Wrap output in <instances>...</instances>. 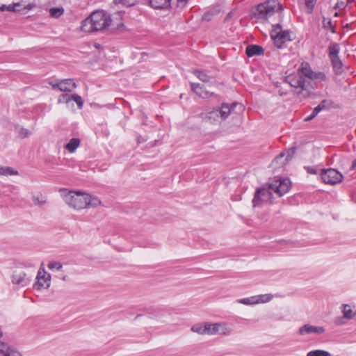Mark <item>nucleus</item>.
Wrapping results in <instances>:
<instances>
[{
  "mask_svg": "<svg viewBox=\"0 0 356 356\" xmlns=\"http://www.w3.org/2000/svg\"><path fill=\"white\" fill-rule=\"evenodd\" d=\"M231 15H232V12L229 13L227 16V18L226 19H227L228 18H229L231 17Z\"/></svg>",
  "mask_w": 356,
  "mask_h": 356,
  "instance_id": "obj_49",
  "label": "nucleus"
},
{
  "mask_svg": "<svg viewBox=\"0 0 356 356\" xmlns=\"http://www.w3.org/2000/svg\"><path fill=\"white\" fill-rule=\"evenodd\" d=\"M191 330L193 332L200 335H205L204 323H198L191 326Z\"/></svg>",
  "mask_w": 356,
  "mask_h": 356,
  "instance_id": "obj_27",
  "label": "nucleus"
},
{
  "mask_svg": "<svg viewBox=\"0 0 356 356\" xmlns=\"http://www.w3.org/2000/svg\"><path fill=\"white\" fill-rule=\"evenodd\" d=\"M122 15L121 13H115L111 17V26L109 28L111 29H117L123 26L122 22Z\"/></svg>",
  "mask_w": 356,
  "mask_h": 356,
  "instance_id": "obj_21",
  "label": "nucleus"
},
{
  "mask_svg": "<svg viewBox=\"0 0 356 356\" xmlns=\"http://www.w3.org/2000/svg\"><path fill=\"white\" fill-rule=\"evenodd\" d=\"M320 171L321 178L325 184L334 185L340 183L343 179L342 174L333 168L321 170Z\"/></svg>",
  "mask_w": 356,
  "mask_h": 356,
  "instance_id": "obj_10",
  "label": "nucleus"
},
{
  "mask_svg": "<svg viewBox=\"0 0 356 356\" xmlns=\"http://www.w3.org/2000/svg\"><path fill=\"white\" fill-rule=\"evenodd\" d=\"M299 3L301 5H305L307 9V12L309 13H312L314 5L316 2V0H298Z\"/></svg>",
  "mask_w": 356,
  "mask_h": 356,
  "instance_id": "obj_30",
  "label": "nucleus"
},
{
  "mask_svg": "<svg viewBox=\"0 0 356 356\" xmlns=\"http://www.w3.org/2000/svg\"><path fill=\"white\" fill-rule=\"evenodd\" d=\"M51 285V275L47 273L43 267H40L37 275L33 289L37 291L47 289Z\"/></svg>",
  "mask_w": 356,
  "mask_h": 356,
  "instance_id": "obj_9",
  "label": "nucleus"
},
{
  "mask_svg": "<svg viewBox=\"0 0 356 356\" xmlns=\"http://www.w3.org/2000/svg\"><path fill=\"white\" fill-rule=\"evenodd\" d=\"M348 6V3L343 1H338L335 6V9L342 10L344 9Z\"/></svg>",
  "mask_w": 356,
  "mask_h": 356,
  "instance_id": "obj_39",
  "label": "nucleus"
},
{
  "mask_svg": "<svg viewBox=\"0 0 356 356\" xmlns=\"http://www.w3.org/2000/svg\"><path fill=\"white\" fill-rule=\"evenodd\" d=\"M307 172L316 175L318 173V171L317 169L313 168V167H307L306 168Z\"/></svg>",
  "mask_w": 356,
  "mask_h": 356,
  "instance_id": "obj_41",
  "label": "nucleus"
},
{
  "mask_svg": "<svg viewBox=\"0 0 356 356\" xmlns=\"http://www.w3.org/2000/svg\"><path fill=\"white\" fill-rule=\"evenodd\" d=\"M343 318L350 321L356 316V305L354 303L343 304L341 306Z\"/></svg>",
  "mask_w": 356,
  "mask_h": 356,
  "instance_id": "obj_15",
  "label": "nucleus"
},
{
  "mask_svg": "<svg viewBox=\"0 0 356 356\" xmlns=\"http://www.w3.org/2000/svg\"><path fill=\"white\" fill-rule=\"evenodd\" d=\"M215 323H204L205 335H215Z\"/></svg>",
  "mask_w": 356,
  "mask_h": 356,
  "instance_id": "obj_32",
  "label": "nucleus"
},
{
  "mask_svg": "<svg viewBox=\"0 0 356 356\" xmlns=\"http://www.w3.org/2000/svg\"><path fill=\"white\" fill-rule=\"evenodd\" d=\"M80 145V140L77 138H72L68 143L65 145L66 149H67L70 152L73 153L75 152L76 148Z\"/></svg>",
  "mask_w": 356,
  "mask_h": 356,
  "instance_id": "obj_25",
  "label": "nucleus"
},
{
  "mask_svg": "<svg viewBox=\"0 0 356 356\" xmlns=\"http://www.w3.org/2000/svg\"><path fill=\"white\" fill-rule=\"evenodd\" d=\"M49 83L53 89H58L63 92H72L76 87L74 81L70 79L51 81Z\"/></svg>",
  "mask_w": 356,
  "mask_h": 356,
  "instance_id": "obj_11",
  "label": "nucleus"
},
{
  "mask_svg": "<svg viewBox=\"0 0 356 356\" xmlns=\"http://www.w3.org/2000/svg\"><path fill=\"white\" fill-rule=\"evenodd\" d=\"M26 267H33L34 265L33 264H29V265L27 266H25Z\"/></svg>",
  "mask_w": 356,
  "mask_h": 356,
  "instance_id": "obj_50",
  "label": "nucleus"
},
{
  "mask_svg": "<svg viewBox=\"0 0 356 356\" xmlns=\"http://www.w3.org/2000/svg\"><path fill=\"white\" fill-rule=\"evenodd\" d=\"M63 8H53L49 10L51 16L58 18L61 16L63 13Z\"/></svg>",
  "mask_w": 356,
  "mask_h": 356,
  "instance_id": "obj_35",
  "label": "nucleus"
},
{
  "mask_svg": "<svg viewBox=\"0 0 356 356\" xmlns=\"http://www.w3.org/2000/svg\"><path fill=\"white\" fill-rule=\"evenodd\" d=\"M352 2H353V0H348V2L346 3H348V5L349 3H350Z\"/></svg>",
  "mask_w": 356,
  "mask_h": 356,
  "instance_id": "obj_51",
  "label": "nucleus"
},
{
  "mask_svg": "<svg viewBox=\"0 0 356 356\" xmlns=\"http://www.w3.org/2000/svg\"><path fill=\"white\" fill-rule=\"evenodd\" d=\"M194 74L202 82L208 83L213 79L211 76L208 75L203 71L195 70Z\"/></svg>",
  "mask_w": 356,
  "mask_h": 356,
  "instance_id": "obj_26",
  "label": "nucleus"
},
{
  "mask_svg": "<svg viewBox=\"0 0 356 356\" xmlns=\"http://www.w3.org/2000/svg\"><path fill=\"white\" fill-rule=\"evenodd\" d=\"M188 2V0H176L173 6L177 11H180L186 6Z\"/></svg>",
  "mask_w": 356,
  "mask_h": 356,
  "instance_id": "obj_33",
  "label": "nucleus"
},
{
  "mask_svg": "<svg viewBox=\"0 0 356 356\" xmlns=\"http://www.w3.org/2000/svg\"><path fill=\"white\" fill-rule=\"evenodd\" d=\"M307 356H332V354L327 350L316 349L309 351Z\"/></svg>",
  "mask_w": 356,
  "mask_h": 356,
  "instance_id": "obj_28",
  "label": "nucleus"
},
{
  "mask_svg": "<svg viewBox=\"0 0 356 356\" xmlns=\"http://www.w3.org/2000/svg\"><path fill=\"white\" fill-rule=\"evenodd\" d=\"M149 2L154 9H167L172 5V0H149Z\"/></svg>",
  "mask_w": 356,
  "mask_h": 356,
  "instance_id": "obj_20",
  "label": "nucleus"
},
{
  "mask_svg": "<svg viewBox=\"0 0 356 356\" xmlns=\"http://www.w3.org/2000/svg\"><path fill=\"white\" fill-rule=\"evenodd\" d=\"M282 9L280 0H267L258 5L252 13L257 19L263 21L268 19L276 11H280Z\"/></svg>",
  "mask_w": 356,
  "mask_h": 356,
  "instance_id": "obj_5",
  "label": "nucleus"
},
{
  "mask_svg": "<svg viewBox=\"0 0 356 356\" xmlns=\"http://www.w3.org/2000/svg\"><path fill=\"white\" fill-rule=\"evenodd\" d=\"M323 24L325 29H330L332 33H334V27L330 19L326 20L325 19L323 20Z\"/></svg>",
  "mask_w": 356,
  "mask_h": 356,
  "instance_id": "obj_36",
  "label": "nucleus"
},
{
  "mask_svg": "<svg viewBox=\"0 0 356 356\" xmlns=\"http://www.w3.org/2000/svg\"><path fill=\"white\" fill-rule=\"evenodd\" d=\"M6 11L14 12L15 13V8L13 7V4H10V5H7Z\"/></svg>",
  "mask_w": 356,
  "mask_h": 356,
  "instance_id": "obj_43",
  "label": "nucleus"
},
{
  "mask_svg": "<svg viewBox=\"0 0 356 356\" xmlns=\"http://www.w3.org/2000/svg\"><path fill=\"white\" fill-rule=\"evenodd\" d=\"M325 78L324 74L314 73L307 63H302L296 72L285 77V81L300 97L305 98L310 95V89L315 87L314 81H323Z\"/></svg>",
  "mask_w": 356,
  "mask_h": 356,
  "instance_id": "obj_1",
  "label": "nucleus"
},
{
  "mask_svg": "<svg viewBox=\"0 0 356 356\" xmlns=\"http://www.w3.org/2000/svg\"><path fill=\"white\" fill-rule=\"evenodd\" d=\"M273 295L271 293H265L255 295L248 298H241L236 300L239 304L253 306L258 304L267 303L272 300Z\"/></svg>",
  "mask_w": 356,
  "mask_h": 356,
  "instance_id": "obj_8",
  "label": "nucleus"
},
{
  "mask_svg": "<svg viewBox=\"0 0 356 356\" xmlns=\"http://www.w3.org/2000/svg\"><path fill=\"white\" fill-rule=\"evenodd\" d=\"M203 19H205V20H209V17H207V14H205V15H204Z\"/></svg>",
  "mask_w": 356,
  "mask_h": 356,
  "instance_id": "obj_48",
  "label": "nucleus"
},
{
  "mask_svg": "<svg viewBox=\"0 0 356 356\" xmlns=\"http://www.w3.org/2000/svg\"><path fill=\"white\" fill-rule=\"evenodd\" d=\"M58 102L60 104H65L67 106H70L72 102H74L77 104L79 108H81L83 105L81 97L76 94H62L58 97Z\"/></svg>",
  "mask_w": 356,
  "mask_h": 356,
  "instance_id": "obj_12",
  "label": "nucleus"
},
{
  "mask_svg": "<svg viewBox=\"0 0 356 356\" xmlns=\"http://www.w3.org/2000/svg\"><path fill=\"white\" fill-rule=\"evenodd\" d=\"M234 106H230L228 104H224L220 108H216L211 111H205L202 113L201 115L204 120L211 124H220L222 121L225 120L231 113Z\"/></svg>",
  "mask_w": 356,
  "mask_h": 356,
  "instance_id": "obj_6",
  "label": "nucleus"
},
{
  "mask_svg": "<svg viewBox=\"0 0 356 356\" xmlns=\"http://www.w3.org/2000/svg\"><path fill=\"white\" fill-rule=\"evenodd\" d=\"M270 38L277 48H282L286 42L293 40V33L284 29L280 24L273 25L270 31Z\"/></svg>",
  "mask_w": 356,
  "mask_h": 356,
  "instance_id": "obj_7",
  "label": "nucleus"
},
{
  "mask_svg": "<svg viewBox=\"0 0 356 356\" xmlns=\"http://www.w3.org/2000/svg\"><path fill=\"white\" fill-rule=\"evenodd\" d=\"M325 329L323 326H316L311 324H305L299 328L298 333L302 336L308 334L321 335L323 334Z\"/></svg>",
  "mask_w": 356,
  "mask_h": 356,
  "instance_id": "obj_13",
  "label": "nucleus"
},
{
  "mask_svg": "<svg viewBox=\"0 0 356 356\" xmlns=\"http://www.w3.org/2000/svg\"><path fill=\"white\" fill-rule=\"evenodd\" d=\"M351 168L352 169H355L356 168V159L353 161V162L352 163Z\"/></svg>",
  "mask_w": 356,
  "mask_h": 356,
  "instance_id": "obj_47",
  "label": "nucleus"
},
{
  "mask_svg": "<svg viewBox=\"0 0 356 356\" xmlns=\"http://www.w3.org/2000/svg\"><path fill=\"white\" fill-rule=\"evenodd\" d=\"M333 68L336 73L340 74L342 72V63L339 58L330 59Z\"/></svg>",
  "mask_w": 356,
  "mask_h": 356,
  "instance_id": "obj_29",
  "label": "nucleus"
},
{
  "mask_svg": "<svg viewBox=\"0 0 356 356\" xmlns=\"http://www.w3.org/2000/svg\"><path fill=\"white\" fill-rule=\"evenodd\" d=\"M62 197L70 207L75 210H81L88 207H96L101 204V201L96 196L79 191H61Z\"/></svg>",
  "mask_w": 356,
  "mask_h": 356,
  "instance_id": "obj_3",
  "label": "nucleus"
},
{
  "mask_svg": "<svg viewBox=\"0 0 356 356\" xmlns=\"http://www.w3.org/2000/svg\"><path fill=\"white\" fill-rule=\"evenodd\" d=\"M215 335L221 334L228 336L232 332V329L227 323H215Z\"/></svg>",
  "mask_w": 356,
  "mask_h": 356,
  "instance_id": "obj_18",
  "label": "nucleus"
},
{
  "mask_svg": "<svg viewBox=\"0 0 356 356\" xmlns=\"http://www.w3.org/2000/svg\"><path fill=\"white\" fill-rule=\"evenodd\" d=\"M23 8L24 9H26V10H31L33 8V5L32 4H28L26 6H23Z\"/></svg>",
  "mask_w": 356,
  "mask_h": 356,
  "instance_id": "obj_46",
  "label": "nucleus"
},
{
  "mask_svg": "<svg viewBox=\"0 0 356 356\" xmlns=\"http://www.w3.org/2000/svg\"><path fill=\"white\" fill-rule=\"evenodd\" d=\"M18 134L21 137H26L30 135V131L23 127H20L18 129Z\"/></svg>",
  "mask_w": 356,
  "mask_h": 356,
  "instance_id": "obj_37",
  "label": "nucleus"
},
{
  "mask_svg": "<svg viewBox=\"0 0 356 356\" xmlns=\"http://www.w3.org/2000/svg\"><path fill=\"white\" fill-rule=\"evenodd\" d=\"M47 267L49 270L52 271L58 272L62 269L63 265L59 261H51L49 262Z\"/></svg>",
  "mask_w": 356,
  "mask_h": 356,
  "instance_id": "obj_31",
  "label": "nucleus"
},
{
  "mask_svg": "<svg viewBox=\"0 0 356 356\" xmlns=\"http://www.w3.org/2000/svg\"><path fill=\"white\" fill-rule=\"evenodd\" d=\"M191 90L199 97L204 99L210 98L214 95L213 92L205 90L203 86L200 83H191Z\"/></svg>",
  "mask_w": 356,
  "mask_h": 356,
  "instance_id": "obj_16",
  "label": "nucleus"
},
{
  "mask_svg": "<svg viewBox=\"0 0 356 356\" xmlns=\"http://www.w3.org/2000/svg\"><path fill=\"white\" fill-rule=\"evenodd\" d=\"M111 16L104 10H96L85 19L81 26L84 33H91L109 29Z\"/></svg>",
  "mask_w": 356,
  "mask_h": 356,
  "instance_id": "obj_4",
  "label": "nucleus"
},
{
  "mask_svg": "<svg viewBox=\"0 0 356 356\" xmlns=\"http://www.w3.org/2000/svg\"><path fill=\"white\" fill-rule=\"evenodd\" d=\"M2 337V331H1V329L0 328V337Z\"/></svg>",
  "mask_w": 356,
  "mask_h": 356,
  "instance_id": "obj_52",
  "label": "nucleus"
},
{
  "mask_svg": "<svg viewBox=\"0 0 356 356\" xmlns=\"http://www.w3.org/2000/svg\"><path fill=\"white\" fill-rule=\"evenodd\" d=\"M316 115H314V113L312 112V114H310L309 116H307L306 118H305V120L306 121H309V120H312L313 118H314Z\"/></svg>",
  "mask_w": 356,
  "mask_h": 356,
  "instance_id": "obj_44",
  "label": "nucleus"
},
{
  "mask_svg": "<svg viewBox=\"0 0 356 356\" xmlns=\"http://www.w3.org/2000/svg\"><path fill=\"white\" fill-rule=\"evenodd\" d=\"M139 0H115V2L118 4H122L123 6L129 7L136 5Z\"/></svg>",
  "mask_w": 356,
  "mask_h": 356,
  "instance_id": "obj_34",
  "label": "nucleus"
},
{
  "mask_svg": "<svg viewBox=\"0 0 356 356\" xmlns=\"http://www.w3.org/2000/svg\"><path fill=\"white\" fill-rule=\"evenodd\" d=\"M7 5L6 4H0V11L4 12L6 11Z\"/></svg>",
  "mask_w": 356,
  "mask_h": 356,
  "instance_id": "obj_45",
  "label": "nucleus"
},
{
  "mask_svg": "<svg viewBox=\"0 0 356 356\" xmlns=\"http://www.w3.org/2000/svg\"><path fill=\"white\" fill-rule=\"evenodd\" d=\"M246 54L248 57L261 55L264 54V49L259 45H250L246 48Z\"/></svg>",
  "mask_w": 356,
  "mask_h": 356,
  "instance_id": "obj_22",
  "label": "nucleus"
},
{
  "mask_svg": "<svg viewBox=\"0 0 356 356\" xmlns=\"http://www.w3.org/2000/svg\"><path fill=\"white\" fill-rule=\"evenodd\" d=\"M18 171L9 166L0 165V176H13L17 175Z\"/></svg>",
  "mask_w": 356,
  "mask_h": 356,
  "instance_id": "obj_23",
  "label": "nucleus"
},
{
  "mask_svg": "<svg viewBox=\"0 0 356 356\" xmlns=\"http://www.w3.org/2000/svg\"><path fill=\"white\" fill-rule=\"evenodd\" d=\"M13 7L15 8V13L21 12L24 9L22 3L20 2L13 3Z\"/></svg>",
  "mask_w": 356,
  "mask_h": 356,
  "instance_id": "obj_38",
  "label": "nucleus"
},
{
  "mask_svg": "<svg viewBox=\"0 0 356 356\" xmlns=\"http://www.w3.org/2000/svg\"><path fill=\"white\" fill-rule=\"evenodd\" d=\"M329 57L330 59L339 58V53L340 51L339 45L337 43H331L328 48Z\"/></svg>",
  "mask_w": 356,
  "mask_h": 356,
  "instance_id": "obj_24",
  "label": "nucleus"
},
{
  "mask_svg": "<svg viewBox=\"0 0 356 356\" xmlns=\"http://www.w3.org/2000/svg\"><path fill=\"white\" fill-rule=\"evenodd\" d=\"M295 153L294 149H288L283 153L280 154L275 160L274 163H280V165H285L289 161Z\"/></svg>",
  "mask_w": 356,
  "mask_h": 356,
  "instance_id": "obj_19",
  "label": "nucleus"
},
{
  "mask_svg": "<svg viewBox=\"0 0 356 356\" xmlns=\"http://www.w3.org/2000/svg\"><path fill=\"white\" fill-rule=\"evenodd\" d=\"M346 320L345 318H343V317H339V318H337L335 319V324L337 325H344L346 323V321H344Z\"/></svg>",
  "mask_w": 356,
  "mask_h": 356,
  "instance_id": "obj_40",
  "label": "nucleus"
},
{
  "mask_svg": "<svg viewBox=\"0 0 356 356\" xmlns=\"http://www.w3.org/2000/svg\"><path fill=\"white\" fill-rule=\"evenodd\" d=\"M0 356H22L15 348L8 343L0 341Z\"/></svg>",
  "mask_w": 356,
  "mask_h": 356,
  "instance_id": "obj_17",
  "label": "nucleus"
},
{
  "mask_svg": "<svg viewBox=\"0 0 356 356\" xmlns=\"http://www.w3.org/2000/svg\"><path fill=\"white\" fill-rule=\"evenodd\" d=\"M324 106H322L321 104H319L318 106H317L316 107H315L313 110V113H314V115H317L318 114V113L322 110V108Z\"/></svg>",
  "mask_w": 356,
  "mask_h": 356,
  "instance_id": "obj_42",
  "label": "nucleus"
},
{
  "mask_svg": "<svg viewBox=\"0 0 356 356\" xmlns=\"http://www.w3.org/2000/svg\"><path fill=\"white\" fill-rule=\"evenodd\" d=\"M12 282L19 287H24L30 283V280L26 277L25 272L15 270L12 275Z\"/></svg>",
  "mask_w": 356,
  "mask_h": 356,
  "instance_id": "obj_14",
  "label": "nucleus"
},
{
  "mask_svg": "<svg viewBox=\"0 0 356 356\" xmlns=\"http://www.w3.org/2000/svg\"><path fill=\"white\" fill-rule=\"evenodd\" d=\"M291 186L288 178H277L273 180L268 187L258 188L252 200L254 207H261L266 204L271 203L273 199V191L280 197L286 193Z\"/></svg>",
  "mask_w": 356,
  "mask_h": 356,
  "instance_id": "obj_2",
  "label": "nucleus"
},
{
  "mask_svg": "<svg viewBox=\"0 0 356 356\" xmlns=\"http://www.w3.org/2000/svg\"><path fill=\"white\" fill-rule=\"evenodd\" d=\"M338 15H339V13H336L334 14V16H336V17H337V16H338Z\"/></svg>",
  "mask_w": 356,
  "mask_h": 356,
  "instance_id": "obj_53",
  "label": "nucleus"
}]
</instances>
